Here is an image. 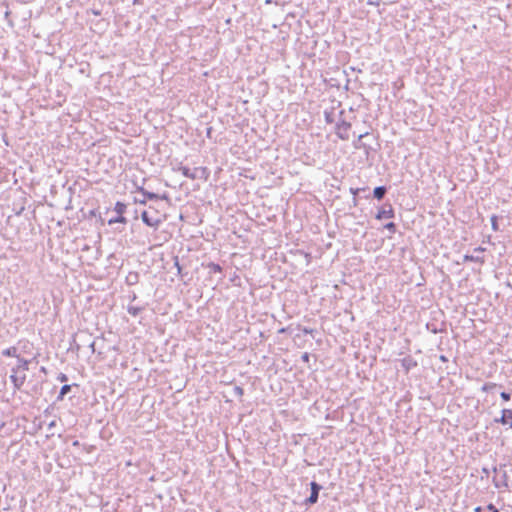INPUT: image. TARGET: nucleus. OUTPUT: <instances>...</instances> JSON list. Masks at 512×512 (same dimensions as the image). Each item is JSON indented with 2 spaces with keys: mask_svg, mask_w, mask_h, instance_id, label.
<instances>
[{
  "mask_svg": "<svg viewBox=\"0 0 512 512\" xmlns=\"http://www.w3.org/2000/svg\"><path fill=\"white\" fill-rule=\"evenodd\" d=\"M141 218L150 227H158L164 220V216L159 214L153 206H149L148 210L143 211Z\"/></svg>",
  "mask_w": 512,
  "mask_h": 512,
  "instance_id": "f257e3e1",
  "label": "nucleus"
},
{
  "mask_svg": "<svg viewBox=\"0 0 512 512\" xmlns=\"http://www.w3.org/2000/svg\"><path fill=\"white\" fill-rule=\"evenodd\" d=\"M10 380L15 389L19 390L26 381V374L19 372V368H13Z\"/></svg>",
  "mask_w": 512,
  "mask_h": 512,
  "instance_id": "f03ea898",
  "label": "nucleus"
},
{
  "mask_svg": "<svg viewBox=\"0 0 512 512\" xmlns=\"http://www.w3.org/2000/svg\"><path fill=\"white\" fill-rule=\"evenodd\" d=\"M351 134V124L348 122L338 123L336 126V135L342 140H348Z\"/></svg>",
  "mask_w": 512,
  "mask_h": 512,
  "instance_id": "7ed1b4c3",
  "label": "nucleus"
},
{
  "mask_svg": "<svg viewBox=\"0 0 512 512\" xmlns=\"http://www.w3.org/2000/svg\"><path fill=\"white\" fill-rule=\"evenodd\" d=\"M187 178L191 180L202 179L206 181L209 178V170L207 167H196L190 171Z\"/></svg>",
  "mask_w": 512,
  "mask_h": 512,
  "instance_id": "20e7f679",
  "label": "nucleus"
},
{
  "mask_svg": "<svg viewBox=\"0 0 512 512\" xmlns=\"http://www.w3.org/2000/svg\"><path fill=\"white\" fill-rule=\"evenodd\" d=\"M394 217V209L391 205H388V207H382L378 210L376 214V219L382 220V219H391Z\"/></svg>",
  "mask_w": 512,
  "mask_h": 512,
  "instance_id": "39448f33",
  "label": "nucleus"
},
{
  "mask_svg": "<svg viewBox=\"0 0 512 512\" xmlns=\"http://www.w3.org/2000/svg\"><path fill=\"white\" fill-rule=\"evenodd\" d=\"M503 425H509L512 428V410L504 409L502 410L501 417L496 420Z\"/></svg>",
  "mask_w": 512,
  "mask_h": 512,
  "instance_id": "423d86ee",
  "label": "nucleus"
},
{
  "mask_svg": "<svg viewBox=\"0 0 512 512\" xmlns=\"http://www.w3.org/2000/svg\"><path fill=\"white\" fill-rule=\"evenodd\" d=\"M310 486H311V495L307 499V502L310 504H314L318 500V494L321 489V486L319 484H317L316 482H311Z\"/></svg>",
  "mask_w": 512,
  "mask_h": 512,
  "instance_id": "0eeeda50",
  "label": "nucleus"
},
{
  "mask_svg": "<svg viewBox=\"0 0 512 512\" xmlns=\"http://www.w3.org/2000/svg\"><path fill=\"white\" fill-rule=\"evenodd\" d=\"M15 368H19V372L26 374L29 369V361L24 358H19L18 365Z\"/></svg>",
  "mask_w": 512,
  "mask_h": 512,
  "instance_id": "6e6552de",
  "label": "nucleus"
},
{
  "mask_svg": "<svg viewBox=\"0 0 512 512\" xmlns=\"http://www.w3.org/2000/svg\"><path fill=\"white\" fill-rule=\"evenodd\" d=\"M2 354L6 357H15L18 358L17 354V348L16 347H9L2 351Z\"/></svg>",
  "mask_w": 512,
  "mask_h": 512,
  "instance_id": "1a4fd4ad",
  "label": "nucleus"
},
{
  "mask_svg": "<svg viewBox=\"0 0 512 512\" xmlns=\"http://www.w3.org/2000/svg\"><path fill=\"white\" fill-rule=\"evenodd\" d=\"M386 193V188L383 186L376 187L373 191L374 197L378 200L382 199Z\"/></svg>",
  "mask_w": 512,
  "mask_h": 512,
  "instance_id": "9d476101",
  "label": "nucleus"
},
{
  "mask_svg": "<svg viewBox=\"0 0 512 512\" xmlns=\"http://www.w3.org/2000/svg\"><path fill=\"white\" fill-rule=\"evenodd\" d=\"M114 210L115 212L118 214V215H122L125 213L126 211V205L122 202H117L115 204V207H114Z\"/></svg>",
  "mask_w": 512,
  "mask_h": 512,
  "instance_id": "9b49d317",
  "label": "nucleus"
},
{
  "mask_svg": "<svg viewBox=\"0 0 512 512\" xmlns=\"http://www.w3.org/2000/svg\"><path fill=\"white\" fill-rule=\"evenodd\" d=\"M463 260L465 262H479L481 264L484 263V259L483 258L474 257L472 255H464Z\"/></svg>",
  "mask_w": 512,
  "mask_h": 512,
  "instance_id": "f8f14e48",
  "label": "nucleus"
},
{
  "mask_svg": "<svg viewBox=\"0 0 512 512\" xmlns=\"http://www.w3.org/2000/svg\"><path fill=\"white\" fill-rule=\"evenodd\" d=\"M177 171H179L184 177H188L191 169L188 168L187 166H183V165H180L177 169Z\"/></svg>",
  "mask_w": 512,
  "mask_h": 512,
  "instance_id": "ddd939ff",
  "label": "nucleus"
},
{
  "mask_svg": "<svg viewBox=\"0 0 512 512\" xmlns=\"http://www.w3.org/2000/svg\"><path fill=\"white\" fill-rule=\"evenodd\" d=\"M145 195L150 200H152V199H168V197L166 195L160 196L158 194L151 193V192H147V193H145Z\"/></svg>",
  "mask_w": 512,
  "mask_h": 512,
  "instance_id": "4468645a",
  "label": "nucleus"
},
{
  "mask_svg": "<svg viewBox=\"0 0 512 512\" xmlns=\"http://www.w3.org/2000/svg\"><path fill=\"white\" fill-rule=\"evenodd\" d=\"M208 267L211 269V271H213L214 273H221L222 272V268L219 264H216V263H209L208 264Z\"/></svg>",
  "mask_w": 512,
  "mask_h": 512,
  "instance_id": "2eb2a0df",
  "label": "nucleus"
},
{
  "mask_svg": "<svg viewBox=\"0 0 512 512\" xmlns=\"http://www.w3.org/2000/svg\"><path fill=\"white\" fill-rule=\"evenodd\" d=\"M126 222V218L122 215H118V217H116L115 219H110L109 220V224H114V223H125Z\"/></svg>",
  "mask_w": 512,
  "mask_h": 512,
  "instance_id": "dca6fc26",
  "label": "nucleus"
},
{
  "mask_svg": "<svg viewBox=\"0 0 512 512\" xmlns=\"http://www.w3.org/2000/svg\"><path fill=\"white\" fill-rule=\"evenodd\" d=\"M496 387V383H486L482 386V390L484 392H488Z\"/></svg>",
  "mask_w": 512,
  "mask_h": 512,
  "instance_id": "f3484780",
  "label": "nucleus"
},
{
  "mask_svg": "<svg viewBox=\"0 0 512 512\" xmlns=\"http://www.w3.org/2000/svg\"><path fill=\"white\" fill-rule=\"evenodd\" d=\"M71 390V386L70 385H64L62 386L61 390H60V397H63L65 394H67L69 391Z\"/></svg>",
  "mask_w": 512,
  "mask_h": 512,
  "instance_id": "a211bd4d",
  "label": "nucleus"
},
{
  "mask_svg": "<svg viewBox=\"0 0 512 512\" xmlns=\"http://www.w3.org/2000/svg\"><path fill=\"white\" fill-rule=\"evenodd\" d=\"M491 225H492V229L494 231H497L498 230V222H497V216L493 215L491 217Z\"/></svg>",
  "mask_w": 512,
  "mask_h": 512,
  "instance_id": "6ab92c4d",
  "label": "nucleus"
},
{
  "mask_svg": "<svg viewBox=\"0 0 512 512\" xmlns=\"http://www.w3.org/2000/svg\"><path fill=\"white\" fill-rule=\"evenodd\" d=\"M385 228L390 232L394 233L396 231V225L394 222H389L385 225Z\"/></svg>",
  "mask_w": 512,
  "mask_h": 512,
  "instance_id": "aec40b11",
  "label": "nucleus"
},
{
  "mask_svg": "<svg viewBox=\"0 0 512 512\" xmlns=\"http://www.w3.org/2000/svg\"><path fill=\"white\" fill-rule=\"evenodd\" d=\"M501 398L504 400V401H509L510 400V394L507 393V392H502L500 394Z\"/></svg>",
  "mask_w": 512,
  "mask_h": 512,
  "instance_id": "412c9836",
  "label": "nucleus"
},
{
  "mask_svg": "<svg viewBox=\"0 0 512 512\" xmlns=\"http://www.w3.org/2000/svg\"><path fill=\"white\" fill-rule=\"evenodd\" d=\"M128 312H129L131 315L136 316V315H137V313H138V308L130 307V308L128 309Z\"/></svg>",
  "mask_w": 512,
  "mask_h": 512,
  "instance_id": "4be33fe9",
  "label": "nucleus"
},
{
  "mask_svg": "<svg viewBox=\"0 0 512 512\" xmlns=\"http://www.w3.org/2000/svg\"><path fill=\"white\" fill-rule=\"evenodd\" d=\"M487 509L490 511V512H499V510L493 505V504H489L487 506Z\"/></svg>",
  "mask_w": 512,
  "mask_h": 512,
  "instance_id": "5701e85b",
  "label": "nucleus"
},
{
  "mask_svg": "<svg viewBox=\"0 0 512 512\" xmlns=\"http://www.w3.org/2000/svg\"><path fill=\"white\" fill-rule=\"evenodd\" d=\"M60 381L64 382V381H67V376L65 374H61V376L59 377Z\"/></svg>",
  "mask_w": 512,
  "mask_h": 512,
  "instance_id": "b1692460",
  "label": "nucleus"
},
{
  "mask_svg": "<svg viewBox=\"0 0 512 512\" xmlns=\"http://www.w3.org/2000/svg\"><path fill=\"white\" fill-rule=\"evenodd\" d=\"M93 15L99 16L101 12L99 10H92Z\"/></svg>",
  "mask_w": 512,
  "mask_h": 512,
  "instance_id": "393cba45",
  "label": "nucleus"
},
{
  "mask_svg": "<svg viewBox=\"0 0 512 512\" xmlns=\"http://www.w3.org/2000/svg\"><path fill=\"white\" fill-rule=\"evenodd\" d=\"M143 0H133L134 5L141 4Z\"/></svg>",
  "mask_w": 512,
  "mask_h": 512,
  "instance_id": "a878e982",
  "label": "nucleus"
},
{
  "mask_svg": "<svg viewBox=\"0 0 512 512\" xmlns=\"http://www.w3.org/2000/svg\"><path fill=\"white\" fill-rule=\"evenodd\" d=\"M484 250H485V249H484V248H482V247H478V248H476V251H479V252H483Z\"/></svg>",
  "mask_w": 512,
  "mask_h": 512,
  "instance_id": "bb28decb",
  "label": "nucleus"
},
{
  "mask_svg": "<svg viewBox=\"0 0 512 512\" xmlns=\"http://www.w3.org/2000/svg\"><path fill=\"white\" fill-rule=\"evenodd\" d=\"M303 359H304L305 361H307V360H308V354H307V353H305V354H304Z\"/></svg>",
  "mask_w": 512,
  "mask_h": 512,
  "instance_id": "cd10ccee",
  "label": "nucleus"
},
{
  "mask_svg": "<svg viewBox=\"0 0 512 512\" xmlns=\"http://www.w3.org/2000/svg\"><path fill=\"white\" fill-rule=\"evenodd\" d=\"M480 511H481V508H480V507H477V508L475 509V512H480Z\"/></svg>",
  "mask_w": 512,
  "mask_h": 512,
  "instance_id": "c85d7f7f",
  "label": "nucleus"
}]
</instances>
